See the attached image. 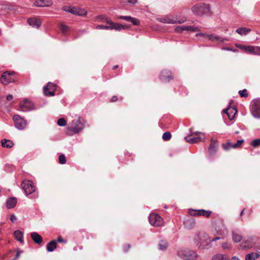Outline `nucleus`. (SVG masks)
I'll return each instance as SVG.
<instances>
[{
  "label": "nucleus",
  "mask_w": 260,
  "mask_h": 260,
  "mask_svg": "<svg viewBox=\"0 0 260 260\" xmlns=\"http://www.w3.org/2000/svg\"><path fill=\"white\" fill-rule=\"evenodd\" d=\"M177 255L184 260H196L198 255L194 250L181 248L177 251Z\"/></svg>",
  "instance_id": "nucleus-2"
},
{
  "label": "nucleus",
  "mask_w": 260,
  "mask_h": 260,
  "mask_svg": "<svg viewBox=\"0 0 260 260\" xmlns=\"http://www.w3.org/2000/svg\"><path fill=\"white\" fill-rule=\"evenodd\" d=\"M117 100H118V98H117V97L116 96H113L112 97V98L111 99V101L112 102H114L117 101Z\"/></svg>",
  "instance_id": "nucleus-55"
},
{
  "label": "nucleus",
  "mask_w": 260,
  "mask_h": 260,
  "mask_svg": "<svg viewBox=\"0 0 260 260\" xmlns=\"http://www.w3.org/2000/svg\"><path fill=\"white\" fill-rule=\"evenodd\" d=\"M127 249H128V248L130 247V245H129V244H128V245H127Z\"/></svg>",
  "instance_id": "nucleus-61"
},
{
  "label": "nucleus",
  "mask_w": 260,
  "mask_h": 260,
  "mask_svg": "<svg viewBox=\"0 0 260 260\" xmlns=\"http://www.w3.org/2000/svg\"><path fill=\"white\" fill-rule=\"evenodd\" d=\"M31 238L34 242L38 244H41L43 239L42 237L36 232H32L30 234Z\"/></svg>",
  "instance_id": "nucleus-23"
},
{
  "label": "nucleus",
  "mask_w": 260,
  "mask_h": 260,
  "mask_svg": "<svg viewBox=\"0 0 260 260\" xmlns=\"http://www.w3.org/2000/svg\"><path fill=\"white\" fill-rule=\"evenodd\" d=\"M98 19H100L101 21L106 22V19H109V18L106 17L104 15H101L98 17Z\"/></svg>",
  "instance_id": "nucleus-47"
},
{
  "label": "nucleus",
  "mask_w": 260,
  "mask_h": 260,
  "mask_svg": "<svg viewBox=\"0 0 260 260\" xmlns=\"http://www.w3.org/2000/svg\"><path fill=\"white\" fill-rule=\"evenodd\" d=\"M234 144L231 142H228L225 144H223L222 146L225 150H228L231 148H234Z\"/></svg>",
  "instance_id": "nucleus-36"
},
{
  "label": "nucleus",
  "mask_w": 260,
  "mask_h": 260,
  "mask_svg": "<svg viewBox=\"0 0 260 260\" xmlns=\"http://www.w3.org/2000/svg\"><path fill=\"white\" fill-rule=\"evenodd\" d=\"M20 251L19 250H18L16 254L15 255V257L14 258V260H15L16 259L18 258L19 255H20Z\"/></svg>",
  "instance_id": "nucleus-53"
},
{
  "label": "nucleus",
  "mask_w": 260,
  "mask_h": 260,
  "mask_svg": "<svg viewBox=\"0 0 260 260\" xmlns=\"http://www.w3.org/2000/svg\"><path fill=\"white\" fill-rule=\"evenodd\" d=\"M2 146L7 148H10L14 145L13 142L9 140L3 139L1 141Z\"/></svg>",
  "instance_id": "nucleus-28"
},
{
  "label": "nucleus",
  "mask_w": 260,
  "mask_h": 260,
  "mask_svg": "<svg viewBox=\"0 0 260 260\" xmlns=\"http://www.w3.org/2000/svg\"><path fill=\"white\" fill-rule=\"evenodd\" d=\"M59 28H60V29L61 30L62 33L64 34L65 32H66V31L68 29V26L64 24H61L60 25Z\"/></svg>",
  "instance_id": "nucleus-40"
},
{
  "label": "nucleus",
  "mask_w": 260,
  "mask_h": 260,
  "mask_svg": "<svg viewBox=\"0 0 260 260\" xmlns=\"http://www.w3.org/2000/svg\"><path fill=\"white\" fill-rule=\"evenodd\" d=\"M236 46L247 52H249L250 53L254 55H259V53H258V49H259L260 48H258V46L255 47L252 46H245L243 45H236Z\"/></svg>",
  "instance_id": "nucleus-11"
},
{
  "label": "nucleus",
  "mask_w": 260,
  "mask_h": 260,
  "mask_svg": "<svg viewBox=\"0 0 260 260\" xmlns=\"http://www.w3.org/2000/svg\"><path fill=\"white\" fill-rule=\"evenodd\" d=\"M121 19H123L127 22H130L131 19H132V17L131 16H121L119 17Z\"/></svg>",
  "instance_id": "nucleus-46"
},
{
  "label": "nucleus",
  "mask_w": 260,
  "mask_h": 260,
  "mask_svg": "<svg viewBox=\"0 0 260 260\" xmlns=\"http://www.w3.org/2000/svg\"><path fill=\"white\" fill-rule=\"evenodd\" d=\"M171 134L169 132H167L163 134L162 139L165 141H169L171 139Z\"/></svg>",
  "instance_id": "nucleus-35"
},
{
  "label": "nucleus",
  "mask_w": 260,
  "mask_h": 260,
  "mask_svg": "<svg viewBox=\"0 0 260 260\" xmlns=\"http://www.w3.org/2000/svg\"><path fill=\"white\" fill-rule=\"evenodd\" d=\"M158 21L164 23H171V24H174V23H181L186 20V19H182V20H174L173 19H172L171 18L168 17H165L163 18H160L158 19Z\"/></svg>",
  "instance_id": "nucleus-16"
},
{
  "label": "nucleus",
  "mask_w": 260,
  "mask_h": 260,
  "mask_svg": "<svg viewBox=\"0 0 260 260\" xmlns=\"http://www.w3.org/2000/svg\"><path fill=\"white\" fill-rule=\"evenodd\" d=\"M222 50H228V51H232L235 52L237 51V50L236 49H232V48H230V47L222 48Z\"/></svg>",
  "instance_id": "nucleus-52"
},
{
  "label": "nucleus",
  "mask_w": 260,
  "mask_h": 260,
  "mask_svg": "<svg viewBox=\"0 0 260 260\" xmlns=\"http://www.w3.org/2000/svg\"><path fill=\"white\" fill-rule=\"evenodd\" d=\"M212 260H229L228 257L224 255H218L214 256Z\"/></svg>",
  "instance_id": "nucleus-34"
},
{
  "label": "nucleus",
  "mask_w": 260,
  "mask_h": 260,
  "mask_svg": "<svg viewBox=\"0 0 260 260\" xmlns=\"http://www.w3.org/2000/svg\"><path fill=\"white\" fill-rule=\"evenodd\" d=\"M14 237L16 239L19 241L21 244H23V233L21 232L19 230H16L14 232Z\"/></svg>",
  "instance_id": "nucleus-29"
},
{
  "label": "nucleus",
  "mask_w": 260,
  "mask_h": 260,
  "mask_svg": "<svg viewBox=\"0 0 260 260\" xmlns=\"http://www.w3.org/2000/svg\"><path fill=\"white\" fill-rule=\"evenodd\" d=\"M13 120L14 122L15 126L17 129L22 130L25 127L26 125V121L18 115H14Z\"/></svg>",
  "instance_id": "nucleus-9"
},
{
  "label": "nucleus",
  "mask_w": 260,
  "mask_h": 260,
  "mask_svg": "<svg viewBox=\"0 0 260 260\" xmlns=\"http://www.w3.org/2000/svg\"><path fill=\"white\" fill-rule=\"evenodd\" d=\"M184 139L186 142L189 143H195L199 141H203L205 138L204 134L196 132L185 137Z\"/></svg>",
  "instance_id": "nucleus-6"
},
{
  "label": "nucleus",
  "mask_w": 260,
  "mask_h": 260,
  "mask_svg": "<svg viewBox=\"0 0 260 260\" xmlns=\"http://www.w3.org/2000/svg\"><path fill=\"white\" fill-rule=\"evenodd\" d=\"M20 110L26 112L32 110L34 109V104L30 101L25 100L19 104Z\"/></svg>",
  "instance_id": "nucleus-12"
},
{
  "label": "nucleus",
  "mask_w": 260,
  "mask_h": 260,
  "mask_svg": "<svg viewBox=\"0 0 260 260\" xmlns=\"http://www.w3.org/2000/svg\"><path fill=\"white\" fill-rule=\"evenodd\" d=\"M196 36H202L203 37H206L208 39L211 41H219L220 42H223L224 41H229L228 39L226 38H222L218 36L215 35L214 34H205L203 33H199L197 34Z\"/></svg>",
  "instance_id": "nucleus-13"
},
{
  "label": "nucleus",
  "mask_w": 260,
  "mask_h": 260,
  "mask_svg": "<svg viewBox=\"0 0 260 260\" xmlns=\"http://www.w3.org/2000/svg\"><path fill=\"white\" fill-rule=\"evenodd\" d=\"M229 114H230V115H231V114H232V113H231L230 112H229Z\"/></svg>",
  "instance_id": "nucleus-62"
},
{
  "label": "nucleus",
  "mask_w": 260,
  "mask_h": 260,
  "mask_svg": "<svg viewBox=\"0 0 260 260\" xmlns=\"http://www.w3.org/2000/svg\"><path fill=\"white\" fill-rule=\"evenodd\" d=\"M130 22L133 23V24L138 25L140 24V21L138 19L132 17V19H131Z\"/></svg>",
  "instance_id": "nucleus-45"
},
{
  "label": "nucleus",
  "mask_w": 260,
  "mask_h": 260,
  "mask_svg": "<svg viewBox=\"0 0 260 260\" xmlns=\"http://www.w3.org/2000/svg\"><path fill=\"white\" fill-rule=\"evenodd\" d=\"M187 27L188 28H187V31L194 32V31H197L199 30V29L198 27H194L193 26H187Z\"/></svg>",
  "instance_id": "nucleus-41"
},
{
  "label": "nucleus",
  "mask_w": 260,
  "mask_h": 260,
  "mask_svg": "<svg viewBox=\"0 0 260 260\" xmlns=\"http://www.w3.org/2000/svg\"><path fill=\"white\" fill-rule=\"evenodd\" d=\"M160 79L163 82H169L173 79L171 72L169 70H163L161 73Z\"/></svg>",
  "instance_id": "nucleus-15"
},
{
  "label": "nucleus",
  "mask_w": 260,
  "mask_h": 260,
  "mask_svg": "<svg viewBox=\"0 0 260 260\" xmlns=\"http://www.w3.org/2000/svg\"><path fill=\"white\" fill-rule=\"evenodd\" d=\"M251 113L255 118H260V99H255L252 101Z\"/></svg>",
  "instance_id": "nucleus-8"
},
{
  "label": "nucleus",
  "mask_w": 260,
  "mask_h": 260,
  "mask_svg": "<svg viewBox=\"0 0 260 260\" xmlns=\"http://www.w3.org/2000/svg\"><path fill=\"white\" fill-rule=\"evenodd\" d=\"M118 67V66L117 65H116V66H114L113 68V70H115L116 69H117Z\"/></svg>",
  "instance_id": "nucleus-59"
},
{
  "label": "nucleus",
  "mask_w": 260,
  "mask_h": 260,
  "mask_svg": "<svg viewBox=\"0 0 260 260\" xmlns=\"http://www.w3.org/2000/svg\"><path fill=\"white\" fill-rule=\"evenodd\" d=\"M59 162L60 164L63 165L66 162V159L64 154H60L58 157Z\"/></svg>",
  "instance_id": "nucleus-38"
},
{
  "label": "nucleus",
  "mask_w": 260,
  "mask_h": 260,
  "mask_svg": "<svg viewBox=\"0 0 260 260\" xmlns=\"http://www.w3.org/2000/svg\"><path fill=\"white\" fill-rule=\"evenodd\" d=\"M192 13L197 16H201L208 13L210 11L209 5L205 3H199L195 5L191 8Z\"/></svg>",
  "instance_id": "nucleus-3"
},
{
  "label": "nucleus",
  "mask_w": 260,
  "mask_h": 260,
  "mask_svg": "<svg viewBox=\"0 0 260 260\" xmlns=\"http://www.w3.org/2000/svg\"><path fill=\"white\" fill-rule=\"evenodd\" d=\"M106 23L108 25H99L96 26L97 29H115L116 30H120L124 29L125 26L120 24L115 23L112 22L110 19H106Z\"/></svg>",
  "instance_id": "nucleus-5"
},
{
  "label": "nucleus",
  "mask_w": 260,
  "mask_h": 260,
  "mask_svg": "<svg viewBox=\"0 0 260 260\" xmlns=\"http://www.w3.org/2000/svg\"><path fill=\"white\" fill-rule=\"evenodd\" d=\"M21 185L26 196L35 192L36 190L33 182L29 180L23 181Z\"/></svg>",
  "instance_id": "nucleus-7"
},
{
  "label": "nucleus",
  "mask_w": 260,
  "mask_h": 260,
  "mask_svg": "<svg viewBox=\"0 0 260 260\" xmlns=\"http://www.w3.org/2000/svg\"><path fill=\"white\" fill-rule=\"evenodd\" d=\"M17 204V199L15 197H12L8 199L6 202V207L8 209L14 207Z\"/></svg>",
  "instance_id": "nucleus-24"
},
{
  "label": "nucleus",
  "mask_w": 260,
  "mask_h": 260,
  "mask_svg": "<svg viewBox=\"0 0 260 260\" xmlns=\"http://www.w3.org/2000/svg\"><path fill=\"white\" fill-rule=\"evenodd\" d=\"M218 145L217 141L215 139H211V143L209 148V151L210 154H214L217 151Z\"/></svg>",
  "instance_id": "nucleus-22"
},
{
  "label": "nucleus",
  "mask_w": 260,
  "mask_h": 260,
  "mask_svg": "<svg viewBox=\"0 0 260 260\" xmlns=\"http://www.w3.org/2000/svg\"><path fill=\"white\" fill-rule=\"evenodd\" d=\"M8 101H10L13 99V95L12 94H9L6 98Z\"/></svg>",
  "instance_id": "nucleus-54"
},
{
  "label": "nucleus",
  "mask_w": 260,
  "mask_h": 260,
  "mask_svg": "<svg viewBox=\"0 0 260 260\" xmlns=\"http://www.w3.org/2000/svg\"><path fill=\"white\" fill-rule=\"evenodd\" d=\"M236 134H238V133H239V132H236Z\"/></svg>",
  "instance_id": "nucleus-63"
},
{
  "label": "nucleus",
  "mask_w": 260,
  "mask_h": 260,
  "mask_svg": "<svg viewBox=\"0 0 260 260\" xmlns=\"http://www.w3.org/2000/svg\"><path fill=\"white\" fill-rule=\"evenodd\" d=\"M57 123L59 126H63L66 124V121L63 118H61L57 120Z\"/></svg>",
  "instance_id": "nucleus-39"
},
{
  "label": "nucleus",
  "mask_w": 260,
  "mask_h": 260,
  "mask_svg": "<svg viewBox=\"0 0 260 260\" xmlns=\"http://www.w3.org/2000/svg\"><path fill=\"white\" fill-rule=\"evenodd\" d=\"M57 241L58 242H60V243H62V242H64L63 239L61 237H58V238L57 239Z\"/></svg>",
  "instance_id": "nucleus-56"
},
{
  "label": "nucleus",
  "mask_w": 260,
  "mask_h": 260,
  "mask_svg": "<svg viewBox=\"0 0 260 260\" xmlns=\"http://www.w3.org/2000/svg\"><path fill=\"white\" fill-rule=\"evenodd\" d=\"M168 247V243L166 240H162L158 244L159 249L161 250H166Z\"/></svg>",
  "instance_id": "nucleus-32"
},
{
  "label": "nucleus",
  "mask_w": 260,
  "mask_h": 260,
  "mask_svg": "<svg viewBox=\"0 0 260 260\" xmlns=\"http://www.w3.org/2000/svg\"><path fill=\"white\" fill-rule=\"evenodd\" d=\"M232 236L233 240L236 243L240 242L242 239V236L239 233L237 230H234L232 232Z\"/></svg>",
  "instance_id": "nucleus-26"
},
{
  "label": "nucleus",
  "mask_w": 260,
  "mask_h": 260,
  "mask_svg": "<svg viewBox=\"0 0 260 260\" xmlns=\"http://www.w3.org/2000/svg\"><path fill=\"white\" fill-rule=\"evenodd\" d=\"M56 242L55 241H51L49 242L46 248L48 251L52 252L56 248Z\"/></svg>",
  "instance_id": "nucleus-27"
},
{
  "label": "nucleus",
  "mask_w": 260,
  "mask_h": 260,
  "mask_svg": "<svg viewBox=\"0 0 260 260\" xmlns=\"http://www.w3.org/2000/svg\"><path fill=\"white\" fill-rule=\"evenodd\" d=\"M244 210H245V209H243V210L241 211V213H240V216H242V215H243V214H244Z\"/></svg>",
  "instance_id": "nucleus-58"
},
{
  "label": "nucleus",
  "mask_w": 260,
  "mask_h": 260,
  "mask_svg": "<svg viewBox=\"0 0 260 260\" xmlns=\"http://www.w3.org/2000/svg\"><path fill=\"white\" fill-rule=\"evenodd\" d=\"M220 239V238L219 237H216L215 238H214L213 239H211V242H214V241H215L217 240H219Z\"/></svg>",
  "instance_id": "nucleus-57"
},
{
  "label": "nucleus",
  "mask_w": 260,
  "mask_h": 260,
  "mask_svg": "<svg viewBox=\"0 0 260 260\" xmlns=\"http://www.w3.org/2000/svg\"><path fill=\"white\" fill-rule=\"evenodd\" d=\"M71 13L78 16H84L86 15V12L84 9L73 7Z\"/></svg>",
  "instance_id": "nucleus-25"
},
{
  "label": "nucleus",
  "mask_w": 260,
  "mask_h": 260,
  "mask_svg": "<svg viewBox=\"0 0 260 260\" xmlns=\"http://www.w3.org/2000/svg\"><path fill=\"white\" fill-rule=\"evenodd\" d=\"M55 90V85L49 82L46 86L44 87V93L48 96L54 95Z\"/></svg>",
  "instance_id": "nucleus-14"
},
{
  "label": "nucleus",
  "mask_w": 260,
  "mask_h": 260,
  "mask_svg": "<svg viewBox=\"0 0 260 260\" xmlns=\"http://www.w3.org/2000/svg\"><path fill=\"white\" fill-rule=\"evenodd\" d=\"M251 145L253 147H257L260 145V138L253 140L251 143Z\"/></svg>",
  "instance_id": "nucleus-37"
},
{
  "label": "nucleus",
  "mask_w": 260,
  "mask_h": 260,
  "mask_svg": "<svg viewBox=\"0 0 260 260\" xmlns=\"http://www.w3.org/2000/svg\"><path fill=\"white\" fill-rule=\"evenodd\" d=\"M251 31L250 28L246 27H240L236 29V32L240 35H246Z\"/></svg>",
  "instance_id": "nucleus-30"
},
{
  "label": "nucleus",
  "mask_w": 260,
  "mask_h": 260,
  "mask_svg": "<svg viewBox=\"0 0 260 260\" xmlns=\"http://www.w3.org/2000/svg\"><path fill=\"white\" fill-rule=\"evenodd\" d=\"M187 28H188L187 26H179L175 28V31L177 32H181L183 31H187Z\"/></svg>",
  "instance_id": "nucleus-33"
},
{
  "label": "nucleus",
  "mask_w": 260,
  "mask_h": 260,
  "mask_svg": "<svg viewBox=\"0 0 260 260\" xmlns=\"http://www.w3.org/2000/svg\"><path fill=\"white\" fill-rule=\"evenodd\" d=\"M259 256V254L256 252H251L245 255V260H255Z\"/></svg>",
  "instance_id": "nucleus-31"
},
{
  "label": "nucleus",
  "mask_w": 260,
  "mask_h": 260,
  "mask_svg": "<svg viewBox=\"0 0 260 260\" xmlns=\"http://www.w3.org/2000/svg\"><path fill=\"white\" fill-rule=\"evenodd\" d=\"M10 220L12 222H15L17 220V217L14 214H11L10 216Z\"/></svg>",
  "instance_id": "nucleus-51"
},
{
  "label": "nucleus",
  "mask_w": 260,
  "mask_h": 260,
  "mask_svg": "<svg viewBox=\"0 0 260 260\" xmlns=\"http://www.w3.org/2000/svg\"><path fill=\"white\" fill-rule=\"evenodd\" d=\"M27 21L29 25L36 28H38L42 23L40 19L35 17L28 19Z\"/></svg>",
  "instance_id": "nucleus-19"
},
{
  "label": "nucleus",
  "mask_w": 260,
  "mask_h": 260,
  "mask_svg": "<svg viewBox=\"0 0 260 260\" xmlns=\"http://www.w3.org/2000/svg\"><path fill=\"white\" fill-rule=\"evenodd\" d=\"M127 1L129 4H134L137 2V0H122V3H124Z\"/></svg>",
  "instance_id": "nucleus-49"
},
{
  "label": "nucleus",
  "mask_w": 260,
  "mask_h": 260,
  "mask_svg": "<svg viewBox=\"0 0 260 260\" xmlns=\"http://www.w3.org/2000/svg\"><path fill=\"white\" fill-rule=\"evenodd\" d=\"M194 243L199 249H208L211 247V238L205 232H199L194 239Z\"/></svg>",
  "instance_id": "nucleus-1"
},
{
  "label": "nucleus",
  "mask_w": 260,
  "mask_h": 260,
  "mask_svg": "<svg viewBox=\"0 0 260 260\" xmlns=\"http://www.w3.org/2000/svg\"><path fill=\"white\" fill-rule=\"evenodd\" d=\"M196 224L195 220L193 218H188L184 221V224L186 229L190 230L192 229Z\"/></svg>",
  "instance_id": "nucleus-21"
},
{
  "label": "nucleus",
  "mask_w": 260,
  "mask_h": 260,
  "mask_svg": "<svg viewBox=\"0 0 260 260\" xmlns=\"http://www.w3.org/2000/svg\"><path fill=\"white\" fill-rule=\"evenodd\" d=\"M84 126L83 120H81L80 117H79L77 119H75L73 120L71 123H69L67 128L69 131L73 132L75 134H77L83 129Z\"/></svg>",
  "instance_id": "nucleus-4"
},
{
  "label": "nucleus",
  "mask_w": 260,
  "mask_h": 260,
  "mask_svg": "<svg viewBox=\"0 0 260 260\" xmlns=\"http://www.w3.org/2000/svg\"><path fill=\"white\" fill-rule=\"evenodd\" d=\"M244 142L243 140H239L237 141V143L234 144V148H236L239 147L242 143Z\"/></svg>",
  "instance_id": "nucleus-44"
},
{
  "label": "nucleus",
  "mask_w": 260,
  "mask_h": 260,
  "mask_svg": "<svg viewBox=\"0 0 260 260\" xmlns=\"http://www.w3.org/2000/svg\"><path fill=\"white\" fill-rule=\"evenodd\" d=\"M73 7L71 6H64L63 7V10L66 12L71 13V10Z\"/></svg>",
  "instance_id": "nucleus-48"
},
{
  "label": "nucleus",
  "mask_w": 260,
  "mask_h": 260,
  "mask_svg": "<svg viewBox=\"0 0 260 260\" xmlns=\"http://www.w3.org/2000/svg\"><path fill=\"white\" fill-rule=\"evenodd\" d=\"M201 212H202V215L205 217H209L211 213L210 211H206L203 209L201 210Z\"/></svg>",
  "instance_id": "nucleus-43"
},
{
  "label": "nucleus",
  "mask_w": 260,
  "mask_h": 260,
  "mask_svg": "<svg viewBox=\"0 0 260 260\" xmlns=\"http://www.w3.org/2000/svg\"><path fill=\"white\" fill-rule=\"evenodd\" d=\"M239 93L240 94V96L242 97H247L248 95L246 89H243L242 90H240L239 91Z\"/></svg>",
  "instance_id": "nucleus-42"
},
{
  "label": "nucleus",
  "mask_w": 260,
  "mask_h": 260,
  "mask_svg": "<svg viewBox=\"0 0 260 260\" xmlns=\"http://www.w3.org/2000/svg\"><path fill=\"white\" fill-rule=\"evenodd\" d=\"M149 222L154 226H159L163 223L162 218L156 214H151L149 216Z\"/></svg>",
  "instance_id": "nucleus-10"
},
{
  "label": "nucleus",
  "mask_w": 260,
  "mask_h": 260,
  "mask_svg": "<svg viewBox=\"0 0 260 260\" xmlns=\"http://www.w3.org/2000/svg\"><path fill=\"white\" fill-rule=\"evenodd\" d=\"M223 112L227 115L229 119L230 120H233L235 115L236 114L237 111L235 108L229 107L223 110Z\"/></svg>",
  "instance_id": "nucleus-17"
},
{
  "label": "nucleus",
  "mask_w": 260,
  "mask_h": 260,
  "mask_svg": "<svg viewBox=\"0 0 260 260\" xmlns=\"http://www.w3.org/2000/svg\"><path fill=\"white\" fill-rule=\"evenodd\" d=\"M218 234L221 235L224 234V232H223V233H222L221 232H218Z\"/></svg>",
  "instance_id": "nucleus-60"
},
{
  "label": "nucleus",
  "mask_w": 260,
  "mask_h": 260,
  "mask_svg": "<svg viewBox=\"0 0 260 260\" xmlns=\"http://www.w3.org/2000/svg\"><path fill=\"white\" fill-rule=\"evenodd\" d=\"M1 81L2 84L5 85H8L9 83L12 81V79L11 78V74L8 72H4L1 76Z\"/></svg>",
  "instance_id": "nucleus-18"
},
{
  "label": "nucleus",
  "mask_w": 260,
  "mask_h": 260,
  "mask_svg": "<svg viewBox=\"0 0 260 260\" xmlns=\"http://www.w3.org/2000/svg\"><path fill=\"white\" fill-rule=\"evenodd\" d=\"M193 211L194 213L193 214V215H197V216L202 215V212H200L201 210H194Z\"/></svg>",
  "instance_id": "nucleus-50"
},
{
  "label": "nucleus",
  "mask_w": 260,
  "mask_h": 260,
  "mask_svg": "<svg viewBox=\"0 0 260 260\" xmlns=\"http://www.w3.org/2000/svg\"><path fill=\"white\" fill-rule=\"evenodd\" d=\"M51 0H36L34 3L37 7H49L52 5Z\"/></svg>",
  "instance_id": "nucleus-20"
}]
</instances>
